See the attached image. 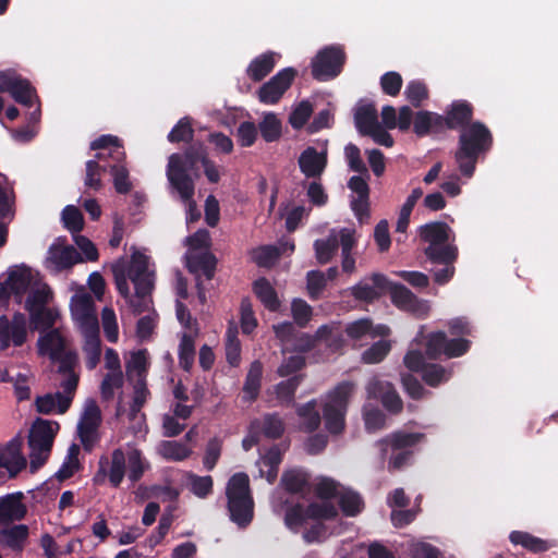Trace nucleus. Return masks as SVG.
I'll return each instance as SVG.
<instances>
[{
    "label": "nucleus",
    "mask_w": 558,
    "mask_h": 558,
    "mask_svg": "<svg viewBox=\"0 0 558 558\" xmlns=\"http://www.w3.org/2000/svg\"><path fill=\"white\" fill-rule=\"evenodd\" d=\"M59 430L60 424L57 421L37 417L29 428V449L38 451H51L54 438Z\"/></svg>",
    "instance_id": "ddd939ff"
},
{
    "label": "nucleus",
    "mask_w": 558,
    "mask_h": 558,
    "mask_svg": "<svg viewBox=\"0 0 558 558\" xmlns=\"http://www.w3.org/2000/svg\"><path fill=\"white\" fill-rule=\"evenodd\" d=\"M313 113V106L308 100H302L291 112L289 123L295 130L302 129Z\"/></svg>",
    "instance_id": "69168bd1"
},
{
    "label": "nucleus",
    "mask_w": 558,
    "mask_h": 558,
    "mask_svg": "<svg viewBox=\"0 0 558 558\" xmlns=\"http://www.w3.org/2000/svg\"><path fill=\"white\" fill-rule=\"evenodd\" d=\"M450 227L442 221L429 222L421 227V240L428 243V246L446 244L450 240Z\"/></svg>",
    "instance_id": "c756f323"
},
{
    "label": "nucleus",
    "mask_w": 558,
    "mask_h": 558,
    "mask_svg": "<svg viewBox=\"0 0 558 558\" xmlns=\"http://www.w3.org/2000/svg\"><path fill=\"white\" fill-rule=\"evenodd\" d=\"M291 312L294 323L300 328L306 327L313 315L312 306L302 299H295L292 301Z\"/></svg>",
    "instance_id": "338daca9"
},
{
    "label": "nucleus",
    "mask_w": 558,
    "mask_h": 558,
    "mask_svg": "<svg viewBox=\"0 0 558 558\" xmlns=\"http://www.w3.org/2000/svg\"><path fill=\"white\" fill-rule=\"evenodd\" d=\"M473 106L466 100H454L441 116L442 129L460 130V132L472 123Z\"/></svg>",
    "instance_id": "a211bd4d"
},
{
    "label": "nucleus",
    "mask_w": 558,
    "mask_h": 558,
    "mask_svg": "<svg viewBox=\"0 0 558 558\" xmlns=\"http://www.w3.org/2000/svg\"><path fill=\"white\" fill-rule=\"evenodd\" d=\"M425 340V354L429 360H438L442 355L448 359L459 357L471 348L470 340L460 337L449 339L445 331L429 332Z\"/></svg>",
    "instance_id": "0eeeda50"
},
{
    "label": "nucleus",
    "mask_w": 558,
    "mask_h": 558,
    "mask_svg": "<svg viewBox=\"0 0 558 558\" xmlns=\"http://www.w3.org/2000/svg\"><path fill=\"white\" fill-rule=\"evenodd\" d=\"M24 494L16 492L0 497V525L11 524L21 521L27 513V508L23 504Z\"/></svg>",
    "instance_id": "aec40b11"
},
{
    "label": "nucleus",
    "mask_w": 558,
    "mask_h": 558,
    "mask_svg": "<svg viewBox=\"0 0 558 558\" xmlns=\"http://www.w3.org/2000/svg\"><path fill=\"white\" fill-rule=\"evenodd\" d=\"M425 439L423 433L397 430L377 441L383 454L391 451L387 469L389 472L400 471L413 462L416 446Z\"/></svg>",
    "instance_id": "39448f33"
},
{
    "label": "nucleus",
    "mask_w": 558,
    "mask_h": 558,
    "mask_svg": "<svg viewBox=\"0 0 558 558\" xmlns=\"http://www.w3.org/2000/svg\"><path fill=\"white\" fill-rule=\"evenodd\" d=\"M345 60L347 56L341 46H327L312 60V76L319 82L335 78L341 73Z\"/></svg>",
    "instance_id": "6e6552de"
},
{
    "label": "nucleus",
    "mask_w": 558,
    "mask_h": 558,
    "mask_svg": "<svg viewBox=\"0 0 558 558\" xmlns=\"http://www.w3.org/2000/svg\"><path fill=\"white\" fill-rule=\"evenodd\" d=\"M26 318L22 313H15L12 319L0 316V350H7L11 344L21 347L26 341Z\"/></svg>",
    "instance_id": "4468645a"
},
{
    "label": "nucleus",
    "mask_w": 558,
    "mask_h": 558,
    "mask_svg": "<svg viewBox=\"0 0 558 558\" xmlns=\"http://www.w3.org/2000/svg\"><path fill=\"white\" fill-rule=\"evenodd\" d=\"M123 384L124 379L122 371L107 373L100 384V395L102 400H112L114 390L122 388Z\"/></svg>",
    "instance_id": "5fc2aeb1"
},
{
    "label": "nucleus",
    "mask_w": 558,
    "mask_h": 558,
    "mask_svg": "<svg viewBox=\"0 0 558 558\" xmlns=\"http://www.w3.org/2000/svg\"><path fill=\"white\" fill-rule=\"evenodd\" d=\"M38 350L41 354H48L56 360L59 353L65 350V342L59 330L53 329L41 336L38 340Z\"/></svg>",
    "instance_id": "72a5a7b5"
},
{
    "label": "nucleus",
    "mask_w": 558,
    "mask_h": 558,
    "mask_svg": "<svg viewBox=\"0 0 558 558\" xmlns=\"http://www.w3.org/2000/svg\"><path fill=\"white\" fill-rule=\"evenodd\" d=\"M0 93H9L16 102L26 107L33 106V97L36 96L31 82L13 70L0 71Z\"/></svg>",
    "instance_id": "9d476101"
},
{
    "label": "nucleus",
    "mask_w": 558,
    "mask_h": 558,
    "mask_svg": "<svg viewBox=\"0 0 558 558\" xmlns=\"http://www.w3.org/2000/svg\"><path fill=\"white\" fill-rule=\"evenodd\" d=\"M83 351L85 353V364L88 369H94L100 362L101 342L99 336L85 339Z\"/></svg>",
    "instance_id": "6e6d98bb"
},
{
    "label": "nucleus",
    "mask_w": 558,
    "mask_h": 558,
    "mask_svg": "<svg viewBox=\"0 0 558 558\" xmlns=\"http://www.w3.org/2000/svg\"><path fill=\"white\" fill-rule=\"evenodd\" d=\"M58 317V312L49 308H37L35 311L29 312L31 325L36 330H47L50 329Z\"/></svg>",
    "instance_id": "3c124183"
},
{
    "label": "nucleus",
    "mask_w": 558,
    "mask_h": 558,
    "mask_svg": "<svg viewBox=\"0 0 558 558\" xmlns=\"http://www.w3.org/2000/svg\"><path fill=\"white\" fill-rule=\"evenodd\" d=\"M493 143V134L483 122H472L460 132L454 160L463 177L474 174L478 159L492 149Z\"/></svg>",
    "instance_id": "f03ea898"
},
{
    "label": "nucleus",
    "mask_w": 558,
    "mask_h": 558,
    "mask_svg": "<svg viewBox=\"0 0 558 558\" xmlns=\"http://www.w3.org/2000/svg\"><path fill=\"white\" fill-rule=\"evenodd\" d=\"M259 132L265 142L271 143L281 136V122L274 113H267L259 123Z\"/></svg>",
    "instance_id": "864d4df0"
},
{
    "label": "nucleus",
    "mask_w": 558,
    "mask_h": 558,
    "mask_svg": "<svg viewBox=\"0 0 558 558\" xmlns=\"http://www.w3.org/2000/svg\"><path fill=\"white\" fill-rule=\"evenodd\" d=\"M252 260L259 267L272 266L281 256L282 252L275 245H262L251 251Z\"/></svg>",
    "instance_id": "49530a36"
},
{
    "label": "nucleus",
    "mask_w": 558,
    "mask_h": 558,
    "mask_svg": "<svg viewBox=\"0 0 558 558\" xmlns=\"http://www.w3.org/2000/svg\"><path fill=\"white\" fill-rule=\"evenodd\" d=\"M372 284L360 281L350 289L351 295L360 302L373 303L379 300L386 292L390 280L384 274L374 272L371 278Z\"/></svg>",
    "instance_id": "dca6fc26"
},
{
    "label": "nucleus",
    "mask_w": 558,
    "mask_h": 558,
    "mask_svg": "<svg viewBox=\"0 0 558 558\" xmlns=\"http://www.w3.org/2000/svg\"><path fill=\"white\" fill-rule=\"evenodd\" d=\"M34 276L31 267L22 264L14 266L9 270L4 282V289L9 290L17 298L23 296L32 286Z\"/></svg>",
    "instance_id": "412c9836"
},
{
    "label": "nucleus",
    "mask_w": 558,
    "mask_h": 558,
    "mask_svg": "<svg viewBox=\"0 0 558 558\" xmlns=\"http://www.w3.org/2000/svg\"><path fill=\"white\" fill-rule=\"evenodd\" d=\"M110 172L113 178V185L117 193L128 194L132 189V183L129 180L128 168L122 165L121 161H117L116 165L111 166Z\"/></svg>",
    "instance_id": "680f3d73"
},
{
    "label": "nucleus",
    "mask_w": 558,
    "mask_h": 558,
    "mask_svg": "<svg viewBox=\"0 0 558 558\" xmlns=\"http://www.w3.org/2000/svg\"><path fill=\"white\" fill-rule=\"evenodd\" d=\"M71 407V397L62 392L46 393L37 396L35 399L36 411L40 414L49 415L52 413L64 414Z\"/></svg>",
    "instance_id": "5701e85b"
},
{
    "label": "nucleus",
    "mask_w": 558,
    "mask_h": 558,
    "mask_svg": "<svg viewBox=\"0 0 558 558\" xmlns=\"http://www.w3.org/2000/svg\"><path fill=\"white\" fill-rule=\"evenodd\" d=\"M423 196V190L421 187H415L412 190L411 194L405 199L404 204L401 207L399 218L396 226V231L400 233H404L410 223V216L415 207L417 201Z\"/></svg>",
    "instance_id": "a18cd8bd"
},
{
    "label": "nucleus",
    "mask_w": 558,
    "mask_h": 558,
    "mask_svg": "<svg viewBox=\"0 0 558 558\" xmlns=\"http://www.w3.org/2000/svg\"><path fill=\"white\" fill-rule=\"evenodd\" d=\"M49 260L54 264L59 270L71 268L75 264L83 262L81 254L72 245H52L49 248Z\"/></svg>",
    "instance_id": "c85d7f7f"
},
{
    "label": "nucleus",
    "mask_w": 558,
    "mask_h": 558,
    "mask_svg": "<svg viewBox=\"0 0 558 558\" xmlns=\"http://www.w3.org/2000/svg\"><path fill=\"white\" fill-rule=\"evenodd\" d=\"M354 390L353 381L343 380L327 393L323 407V417L325 427L330 434L339 435L343 432L349 401Z\"/></svg>",
    "instance_id": "423d86ee"
},
{
    "label": "nucleus",
    "mask_w": 558,
    "mask_h": 558,
    "mask_svg": "<svg viewBox=\"0 0 558 558\" xmlns=\"http://www.w3.org/2000/svg\"><path fill=\"white\" fill-rule=\"evenodd\" d=\"M178 357L180 367L185 372H190L195 360V340L192 335L184 332L181 336Z\"/></svg>",
    "instance_id": "c03bdc74"
},
{
    "label": "nucleus",
    "mask_w": 558,
    "mask_h": 558,
    "mask_svg": "<svg viewBox=\"0 0 558 558\" xmlns=\"http://www.w3.org/2000/svg\"><path fill=\"white\" fill-rule=\"evenodd\" d=\"M298 163L300 171L307 179H320L327 163V150L318 151L315 147H306L299 156Z\"/></svg>",
    "instance_id": "6ab92c4d"
},
{
    "label": "nucleus",
    "mask_w": 558,
    "mask_h": 558,
    "mask_svg": "<svg viewBox=\"0 0 558 558\" xmlns=\"http://www.w3.org/2000/svg\"><path fill=\"white\" fill-rule=\"evenodd\" d=\"M277 58H280V54L274 51H267L255 57L246 69V75L253 82L263 81L268 74L272 72L277 63Z\"/></svg>",
    "instance_id": "b1692460"
},
{
    "label": "nucleus",
    "mask_w": 558,
    "mask_h": 558,
    "mask_svg": "<svg viewBox=\"0 0 558 558\" xmlns=\"http://www.w3.org/2000/svg\"><path fill=\"white\" fill-rule=\"evenodd\" d=\"M252 428L268 439H279L284 433V423L278 413H267L262 420H254Z\"/></svg>",
    "instance_id": "cd10ccee"
},
{
    "label": "nucleus",
    "mask_w": 558,
    "mask_h": 558,
    "mask_svg": "<svg viewBox=\"0 0 558 558\" xmlns=\"http://www.w3.org/2000/svg\"><path fill=\"white\" fill-rule=\"evenodd\" d=\"M148 257L140 252L131 256L128 267L124 265H114L112 272L116 288L121 296L129 300L131 296L129 282L130 279L135 288V298H144L151 294L155 287V272L148 268Z\"/></svg>",
    "instance_id": "7ed1b4c3"
},
{
    "label": "nucleus",
    "mask_w": 558,
    "mask_h": 558,
    "mask_svg": "<svg viewBox=\"0 0 558 558\" xmlns=\"http://www.w3.org/2000/svg\"><path fill=\"white\" fill-rule=\"evenodd\" d=\"M452 374L453 368L451 366L446 367L436 363H427L421 372L423 381L429 387H438L447 383L452 377Z\"/></svg>",
    "instance_id": "f704fd0d"
},
{
    "label": "nucleus",
    "mask_w": 558,
    "mask_h": 558,
    "mask_svg": "<svg viewBox=\"0 0 558 558\" xmlns=\"http://www.w3.org/2000/svg\"><path fill=\"white\" fill-rule=\"evenodd\" d=\"M304 375H293L286 380L278 383L275 387L277 399L282 404H293L295 391L302 383Z\"/></svg>",
    "instance_id": "37998d69"
},
{
    "label": "nucleus",
    "mask_w": 558,
    "mask_h": 558,
    "mask_svg": "<svg viewBox=\"0 0 558 558\" xmlns=\"http://www.w3.org/2000/svg\"><path fill=\"white\" fill-rule=\"evenodd\" d=\"M426 258L434 265L454 264L458 259V247L447 242L424 248Z\"/></svg>",
    "instance_id": "7c9ffc66"
},
{
    "label": "nucleus",
    "mask_w": 558,
    "mask_h": 558,
    "mask_svg": "<svg viewBox=\"0 0 558 558\" xmlns=\"http://www.w3.org/2000/svg\"><path fill=\"white\" fill-rule=\"evenodd\" d=\"M236 327H229L226 332V360L229 365L236 367L241 361V343Z\"/></svg>",
    "instance_id": "09e8293b"
},
{
    "label": "nucleus",
    "mask_w": 558,
    "mask_h": 558,
    "mask_svg": "<svg viewBox=\"0 0 558 558\" xmlns=\"http://www.w3.org/2000/svg\"><path fill=\"white\" fill-rule=\"evenodd\" d=\"M126 461L129 466L128 477L132 483L138 482L145 472L146 465L138 449H133L128 452Z\"/></svg>",
    "instance_id": "4d7b16f0"
},
{
    "label": "nucleus",
    "mask_w": 558,
    "mask_h": 558,
    "mask_svg": "<svg viewBox=\"0 0 558 558\" xmlns=\"http://www.w3.org/2000/svg\"><path fill=\"white\" fill-rule=\"evenodd\" d=\"M216 266L217 258L208 251L186 255V268L196 276V279L201 278L202 274L207 280H211L215 277Z\"/></svg>",
    "instance_id": "4be33fe9"
},
{
    "label": "nucleus",
    "mask_w": 558,
    "mask_h": 558,
    "mask_svg": "<svg viewBox=\"0 0 558 558\" xmlns=\"http://www.w3.org/2000/svg\"><path fill=\"white\" fill-rule=\"evenodd\" d=\"M207 157L206 148L202 143L191 144L183 154L174 153L169 156L167 178L181 199H190L194 196L195 183L189 172H193L198 178V163L203 165Z\"/></svg>",
    "instance_id": "f257e3e1"
},
{
    "label": "nucleus",
    "mask_w": 558,
    "mask_h": 558,
    "mask_svg": "<svg viewBox=\"0 0 558 558\" xmlns=\"http://www.w3.org/2000/svg\"><path fill=\"white\" fill-rule=\"evenodd\" d=\"M90 149H109V156L116 161H123L125 159L124 147L119 137L110 134L101 135L90 143Z\"/></svg>",
    "instance_id": "58836bf2"
},
{
    "label": "nucleus",
    "mask_w": 558,
    "mask_h": 558,
    "mask_svg": "<svg viewBox=\"0 0 558 558\" xmlns=\"http://www.w3.org/2000/svg\"><path fill=\"white\" fill-rule=\"evenodd\" d=\"M170 143H191L194 138V129L189 117L181 118L167 136Z\"/></svg>",
    "instance_id": "603ef678"
},
{
    "label": "nucleus",
    "mask_w": 558,
    "mask_h": 558,
    "mask_svg": "<svg viewBox=\"0 0 558 558\" xmlns=\"http://www.w3.org/2000/svg\"><path fill=\"white\" fill-rule=\"evenodd\" d=\"M509 539L513 545H520L535 554L544 553L550 548L547 541L523 531H512L509 535Z\"/></svg>",
    "instance_id": "c9c22d12"
},
{
    "label": "nucleus",
    "mask_w": 558,
    "mask_h": 558,
    "mask_svg": "<svg viewBox=\"0 0 558 558\" xmlns=\"http://www.w3.org/2000/svg\"><path fill=\"white\" fill-rule=\"evenodd\" d=\"M29 536V529L26 524H15L0 529V545L13 551H22Z\"/></svg>",
    "instance_id": "393cba45"
},
{
    "label": "nucleus",
    "mask_w": 558,
    "mask_h": 558,
    "mask_svg": "<svg viewBox=\"0 0 558 558\" xmlns=\"http://www.w3.org/2000/svg\"><path fill=\"white\" fill-rule=\"evenodd\" d=\"M391 303L401 311L414 314L417 317H425L429 312L426 301L418 299L410 289L401 283L391 282L387 287Z\"/></svg>",
    "instance_id": "f8f14e48"
},
{
    "label": "nucleus",
    "mask_w": 558,
    "mask_h": 558,
    "mask_svg": "<svg viewBox=\"0 0 558 558\" xmlns=\"http://www.w3.org/2000/svg\"><path fill=\"white\" fill-rule=\"evenodd\" d=\"M391 345L387 340H379L373 343L362 354V360L366 364H376L381 362L390 352Z\"/></svg>",
    "instance_id": "bf43d9fd"
},
{
    "label": "nucleus",
    "mask_w": 558,
    "mask_h": 558,
    "mask_svg": "<svg viewBox=\"0 0 558 558\" xmlns=\"http://www.w3.org/2000/svg\"><path fill=\"white\" fill-rule=\"evenodd\" d=\"M339 507L345 517H355L364 508V501L360 494L347 490L339 496Z\"/></svg>",
    "instance_id": "de8ad7c7"
},
{
    "label": "nucleus",
    "mask_w": 558,
    "mask_h": 558,
    "mask_svg": "<svg viewBox=\"0 0 558 558\" xmlns=\"http://www.w3.org/2000/svg\"><path fill=\"white\" fill-rule=\"evenodd\" d=\"M230 520L240 529L247 527L254 518V499L250 477L244 472L233 474L226 487Z\"/></svg>",
    "instance_id": "20e7f679"
},
{
    "label": "nucleus",
    "mask_w": 558,
    "mask_h": 558,
    "mask_svg": "<svg viewBox=\"0 0 558 558\" xmlns=\"http://www.w3.org/2000/svg\"><path fill=\"white\" fill-rule=\"evenodd\" d=\"M280 482L288 493L298 494L308 485V474L301 469H292L283 472Z\"/></svg>",
    "instance_id": "79ce46f5"
},
{
    "label": "nucleus",
    "mask_w": 558,
    "mask_h": 558,
    "mask_svg": "<svg viewBox=\"0 0 558 558\" xmlns=\"http://www.w3.org/2000/svg\"><path fill=\"white\" fill-rule=\"evenodd\" d=\"M316 400L301 404L296 408V414L302 418L301 428L306 433L316 430L322 422V416L316 409Z\"/></svg>",
    "instance_id": "4c0bfd02"
},
{
    "label": "nucleus",
    "mask_w": 558,
    "mask_h": 558,
    "mask_svg": "<svg viewBox=\"0 0 558 558\" xmlns=\"http://www.w3.org/2000/svg\"><path fill=\"white\" fill-rule=\"evenodd\" d=\"M126 472V454L122 448H117L111 452L110 458L102 454L98 461V470L93 477L95 485L105 484L106 480L110 485L118 488Z\"/></svg>",
    "instance_id": "1a4fd4ad"
},
{
    "label": "nucleus",
    "mask_w": 558,
    "mask_h": 558,
    "mask_svg": "<svg viewBox=\"0 0 558 558\" xmlns=\"http://www.w3.org/2000/svg\"><path fill=\"white\" fill-rule=\"evenodd\" d=\"M339 250V240L335 230L326 239H317L314 242L315 257L320 265L328 264Z\"/></svg>",
    "instance_id": "473e14b6"
},
{
    "label": "nucleus",
    "mask_w": 558,
    "mask_h": 558,
    "mask_svg": "<svg viewBox=\"0 0 558 558\" xmlns=\"http://www.w3.org/2000/svg\"><path fill=\"white\" fill-rule=\"evenodd\" d=\"M355 126L361 135H367L379 125L377 110L374 105H364L356 109L354 114Z\"/></svg>",
    "instance_id": "e433bc0d"
},
{
    "label": "nucleus",
    "mask_w": 558,
    "mask_h": 558,
    "mask_svg": "<svg viewBox=\"0 0 558 558\" xmlns=\"http://www.w3.org/2000/svg\"><path fill=\"white\" fill-rule=\"evenodd\" d=\"M444 131L441 114L422 110L415 113L413 120V132L420 136H426L429 133H441Z\"/></svg>",
    "instance_id": "bb28decb"
},
{
    "label": "nucleus",
    "mask_w": 558,
    "mask_h": 558,
    "mask_svg": "<svg viewBox=\"0 0 558 558\" xmlns=\"http://www.w3.org/2000/svg\"><path fill=\"white\" fill-rule=\"evenodd\" d=\"M263 369V363L259 360H255L251 363L242 388L243 401L251 403L258 398L262 387Z\"/></svg>",
    "instance_id": "a878e982"
},
{
    "label": "nucleus",
    "mask_w": 558,
    "mask_h": 558,
    "mask_svg": "<svg viewBox=\"0 0 558 558\" xmlns=\"http://www.w3.org/2000/svg\"><path fill=\"white\" fill-rule=\"evenodd\" d=\"M23 440L20 436L13 437L4 447L0 448V468L9 472L11 478L23 471L27 461L22 453Z\"/></svg>",
    "instance_id": "f3484780"
},
{
    "label": "nucleus",
    "mask_w": 558,
    "mask_h": 558,
    "mask_svg": "<svg viewBox=\"0 0 558 558\" xmlns=\"http://www.w3.org/2000/svg\"><path fill=\"white\" fill-rule=\"evenodd\" d=\"M404 95L413 107H420L428 97V89L425 83L414 80L408 83Z\"/></svg>",
    "instance_id": "774afa93"
},
{
    "label": "nucleus",
    "mask_w": 558,
    "mask_h": 558,
    "mask_svg": "<svg viewBox=\"0 0 558 558\" xmlns=\"http://www.w3.org/2000/svg\"><path fill=\"white\" fill-rule=\"evenodd\" d=\"M62 220L64 227L76 234L83 230L84 227V218L80 209L73 205H68L62 210Z\"/></svg>",
    "instance_id": "e2e57ef3"
},
{
    "label": "nucleus",
    "mask_w": 558,
    "mask_h": 558,
    "mask_svg": "<svg viewBox=\"0 0 558 558\" xmlns=\"http://www.w3.org/2000/svg\"><path fill=\"white\" fill-rule=\"evenodd\" d=\"M158 452L168 461H183L192 454L191 448L175 440H162L158 446Z\"/></svg>",
    "instance_id": "ea45409f"
},
{
    "label": "nucleus",
    "mask_w": 558,
    "mask_h": 558,
    "mask_svg": "<svg viewBox=\"0 0 558 558\" xmlns=\"http://www.w3.org/2000/svg\"><path fill=\"white\" fill-rule=\"evenodd\" d=\"M366 391L368 398L379 400L388 412L398 414L402 411L403 402L391 383L374 377L368 381Z\"/></svg>",
    "instance_id": "2eb2a0df"
},
{
    "label": "nucleus",
    "mask_w": 558,
    "mask_h": 558,
    "mask_svg": "<svg viewBox=\"0 0 558 558\" xmlns=\"http://www.w3.org/2000/svg\"><path fill=\"white\" fill-rule=\"evenodd\" d=\"M80 451L81 449L77 444H72L69 447L65 460L54 475L58 481L63 482L72 477L80 470Z\"/></svg>",
    "instance_id": "a19ab883"
},
{
    "label": "nucleus",
    "mask_w": 558,
    "mask_h": 558,
    "mask_svg": "<svg viewBox=\"0 0 558 558\" xmlns=\"http://www.w3.org/2000/svg\"><path fill=\"white\" fill-rule=\"evenodd\" d=\"M296 75L298 71L291 66L277 72V74L259 87V101L266 105L277 104L282 98L283 94L291 87Z\"/></svg>",
    "instance_id": "9b49d317"
},
{
    "label": "nucleus",
    "mask_w": 558,
    "mask_h": 558,
    "mask_svg": "<svg viewBox=\"0 0 558 558\" xmlns=\"http://www.w3.org/2000/svg\"><path fill=\"white\" fill-rule=\"evenodd\" d=\"M191 492L198 498H206L213 493L214 481L210 475L199 476L194 473L187 475Z\"/></svg>",
    "instance_id": "0e129e2a"
},
{
    "label": "nucleus",
    "mask_w": 558,
    "mask_h": 558,
    "mask_svg": "<svg viewBox=\"0 0 558 558\" xmlns=\"http://www.w3.org/2000/svg\"><path fill=\"white\" fill-rule=\"evenodd\" d=\"M101 424V411L94 399L86 401L83 414L77 427L92 428L98 430Z\"/></svg>",
    "instance_id": "8fccbe9b"
},
{
    "label": "nucleus",
    "mask_w": 558,
    "mask_h": 558,
    "mask_svg": "<svg viewBox=\"0 0 558 558\" xmlns=\"http://www.w3.org/2000/svg\"><path fill=\"white\" fill-rule=\"evenodd\" d=\"M307 517L312 520H333L338 517L337 508L330 501L311 502L307 506Z\"/></svg>",
    "instance_id": "052dcab7"
},
{
    "label": "nucleus",
    "mask_w": 558,
    "mask_h": 558,
    "mask_svg": "<svg viewBox=\"0 0 558 558\" xmlns=\"http://www.w3.org/2000/svg\"><path fill=\"white\" fill-rule=\"evenodd\" d=\"M310 519L307 517V507L304 508L301 504H295L289 507L284 514V524L291 531L296 532Z\"/></svg>",
    "instance_id": "13d9d810"
},
{
    "label": "nucleus",
    "mask_w": 558,
    "mask_h": 558,
    "mask_svg": "<svg viewBox=\"0 0 558 558\" xmlns=\"http://www.w3.org/2000/svg\"><path fill=\"white\" fill-rule=\"evenodd\" d=\"M253 291L267 310L275 312L279 308L280 302L277 292L268 279L265 277L256 279L253 282Z\"/></svg>",
    "instance_id": "2f4dec72"
}]
</instances>
